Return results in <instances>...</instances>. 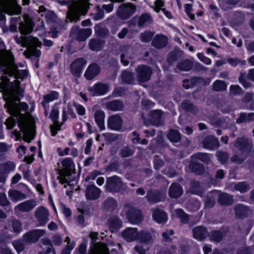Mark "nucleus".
<instances>
[{
  "mask_svg": "<svg viewBox=\"0 0 254 254\" xmlns=\"http://www.w3.org/2000/svg\"><path fill=\"white\" fill-rule=\"evenodd\" d=\"M248 155V154L241 152V153L239 155H233L231 159V161L233 163L241 164L246 159Z\"/></svg>",
  "mask_w": 254,
  "mask_h": 254,
  "instance_id": "bf43d9fd",
  "label": "nucleus"
},
{
  "mask_svg": "<svg viewBox=\"0 0 254 254\" xmlns=\"http://www.w3.org/2000/svg\"><path fill=\"white\" fill-rule=\"evenodd\" d=\"M71 34L76 35V39L79 42L85 41L92 33L91 28H79L77 26H74L70 30Z\"/></svg>",
  "mask_w": 254,
  "mask_h": 254,
  "instance_id": "6e6552de",
  "label": "nucleus"
},
{
  "mask_svg": "<svg viewBox=\"0 0 254 254\" xmlns=\"http://www.w3.org/2000/svg\"><path fill=\"white\" fill-rule=\"evenodd\" d=\"M183 193L181 186L177 183H173L169 189V195L170 197L177 198L180 197Z\"/></svg>",
  "mask_w": 254,
  "mask_h": 254,
  "instance_id": "cd10ccee",
  "label": "nucleus"
},
{
  "mask_svg": "<svg viewBox=\"0 0 254 254\" xmlns=\"http://www.w3.org/2000/svg\"><path fill=\"white\" fill-rule=\"evenodd\" d=\"M162 112L160 110H154L149 113V120L150 123L157 126H160L164 124V120L162 117Z\"/></svg>",
  "mask_w": 254,
  "mask_h": 254,
  "instance_id": "393cba45",
  "label": "nucleus"
},
{
  "mask_svg": "<svg viewBox=\"0 0 254 254\" xmlns=\"http://www.w3.org/2000/svg\"><path fill=\"white\" fill-rule=\"evenodd\" d=\"M167 138L173 143L179 142L181 139V136L180 132L176 130L170 129L167 134Z\"/></svg>",
  "mask_w": 254,
  "mask_h": 254,
  "instance_id": "3c124183",
  "label": "nucleus"
},
{
  "mask_svg": "<svg viewBox=\"0 0 254 254\" xmlns=\"http://www.w3.org/2000/svg\"><path fill=\"white\" fill-rule=\"evenodd\" d=\"M156 238L154 230H143L139 232L138 240L145 244L152 243Z\"/></svg>",
  "mask_w": 254,
  "mask_h": 254,
  "instance_id": "f8f14e48",
  "label": "nucleus"
},
{
  "mask_svg": "<svg viewBox=\"0 0 254 254\" xmlns=\"http://www.w3.org/2000/svg\"><path fill=\"white\" fill-rule=\"evenodd\" d=\"M234 189L241 193H245L250 189V185L246 182H239L234 185Z\"/></svg>",
  "mask_w": 254,
  "mask_h": 254,
  "instance_id": "5fc2aeb1",
  "label": "nucleus"
},
{
  "mask_svg": "<svg viewBox=\"0 0 254 254\" xmlns=\"http://www.w3.org/2000/svg\"><path fill=\"white\" fill-rule=\"evenodd\" d=\"M21 8L20 6L7 7L5 9V13L10 15L13 14H18L21 12Z\"/></svg>",
  "mask_w": 254,
  "mask_h": 254,
  "instance_id": "0e129e2a",
  "label": "nucleus"
},
{
  "mask_svg": "<svg viewBox=\"0 0 254 254\" xmlns=\"http://www.w3.org/2000/svg\"><path fill=\"white\" fill-rule=\"evenodd\" d=\"M95 120L98 126L99 127L103 130L105 128L104 119L105 114L103 111L97 110L94 114Z\"/></svg>",
  "mask_w": 254,
  "mask_h": 254,
  "instance_id": "58836bf2",
  "label": "nucleus"
},
{
  "mask_svg": "<svg viewBox=\"0 0 254 254\" xmlns=\"http://www.w3.org/2000/svg\"><path fill=\"white\" fill-rule=\"evenodd\" d=\"M139 232L136 228H127L122 233L123 238L127 242H130L138 240Z\"/></svg>",
  "mask_w": 254,
  "mask_h": 254,
  "instance_id": "aec40b11",
  "label": "nucleus"
},
{
  "mask_svg": "<svg viewBox=\"0 0 254 254\" xmlns=\"http://www.w3.org/2000/svg\"><path fill=\"white\" fill-rule=\"evenodd\" d=\"M190 191L197 195H201L203 192V189L200 183L194 180L191 181L190 182Z\"/></svg>",
  "mask_w": 254,
  "mask_h": 254,
  "instance_id": "a19ab883",
  "label": "nucleus"
},
{
  "mask_svg": "<svg viewBox=\"0 0 254 254\" xmlns=\"http://www.w3.org/2000/svg\"><path fill=\"white\" fill-rule=\"evenodd\" d=\"M165 197L164 193L158 190H149L147 191L145 198L149 203H155L163 200Z\"/></svg>",
  "mask_w": 254,
  "mask_h": 254,
  "instance_id": "4468645a",
  "label": "nucleus"
},
{
  "mask_svg": "<svg viewBox=\"0 0 254 254\" xmlns=\"http://www.w3.org/2000/svg\"><path fill=\"white\" fill-rule=\"evenodd\" d=\"M107 109L113 111H123L124 108L123 102L120 100H115L105 103Z\"/></svg>",
  "mask_w": 254,
  "mask_h": 254,
  "instance_id": "c85d7f7f",
  "label": "nucleus"
},
{
  "mask_svg": "<svg viewBox=\"0 0 254 254\" xmlns=\"http://www.w3.org/2000/svg\"><path fill=\"white\" fill-rule=\"evenodd\" d=\"M136 6L131 3L123 4L119 7L117 15L123 20L130 17L135 12Z\"/></svg>",
  "mask_w": 254,
  "mask_h": 254,
  "instance_id": "423d86ee",
  "label": "nucleus"
},
{
  "mask_svg": "<svg viewBox=\"0 0 254 254\" xmlns=\"http://www.w3.org/2000/svg\"><path fill=\"white\" fill-rule=\"evenodd\" d=\"M0 72L9 76H14V81L10 82L6 76H1L0 89L4 90L3 96L7 111L16 117L18 126L23 133L24 140L30 142L33 138L34 125L28 120L24 114L21 113V111L26 112L28 105L25 102L17 103L20 101L19 96L24 95V90L20 87V82L17 79L22 80L26 78L28 71L18 69L17 65L14 63L13 56L10 52L0 51Z\"/></svg>",
  "mask_w": 254,
  "mask_h": 254,
  "instance_id": "f257e3e1",
  "label": "nucleus"
},
{
  "mask_svg": "<svg viewBox=\"0 0 254 254\" xmlns=\"http://www.w3.org/2000/svg\"><path fill=\"white\" fill-rule=\"evenodd\" d=\"M100 190L94 185H88L85 190V194L87 199L95 200L99 197Z\"/></svg>",
  "mask_w": 254,
  "mask_h": 254,
  "instance_id": "bb28decb",
  "label": "nucleus"
},
{
  "mask_svg": "<svg viewBox=\"0 0 254 254\" xmlns=\"http://www.w3.org/2000/svg\"><path fill=\"white\" fill-rule=\"evenodd\" d=\"M117 202L112 197L107 198L104 202V208L110 211L115 210L117 207Z\"/></svg>",
  "mask_w": 254,
  "mask_h": 254,
  "instance_id": "8fccbe9b",
  "label": "nucleus"
},
{
  "mask_svg": "<svg viewBox=\"0 0 254 254\" xmlns=\"http://www.w3.org/2000/svg\"><path fill=\"white\" fill-rule=\"evenodd\" d=\"M216 156L218 160L222 163H225L229 157V155L228 153L221 150H218L216 152Z\"/></svg>",
  "mask_w": 254,
  "mask_h": 254,
  "instance_id": "680f3d73",
  "label": "nucleus"
},
{
  "mask_svg": "<svg viewBox=\"0 0 254 254\" xmlns=\"http://www.w3.org/2000/svg\"><path fill=\"white\" fill-rule=\"evenodd\" d=\"M235 216L238 218H243L247 216L249 212L248 207L242 204H238L234 208Z\"/></svg>",
  "mask_w": 254,
  "mask_h": 254,
  "instance_id": "f704fd0d",
  "label": "nucleus"
},
{
  "mask_svg": "<svg viewBox=\"0 0 254 254\" xmlns=\"http://www.w3.org/2000/svg\"><path fill=\"white\" fill-rule=\"evenodd\" d=\"M168 43L167 37L164 35H157L152 41V45L157 49L165 47Z\"/></svg>",
  "mask_w": 254,
  "mask_h": 254,
  "instance_id": "c756f323",
  "label": "nucleus"
},
{
  "mask_svg": "<svg viewBox=\"0 0 254 254\" xmlns=\"http://www.w3.org/2000/svg\"><path fill=\"white\" fill-rule=\"evenodd\" d=\"M235 146L238 147L241 152L249 154L253 146V142L248 138L240 137L236 140Z\"/></svg>",
  "mask_w": 254,
  "mask_h": 254,
  "instance_id": "9b49d317",
  "label": "nucleus"
},
{
  "mask_svg": "<svg viewBox=\"0 0 254 254\" xmlns=\"http://www.w3.org/2000/svg\"><path fill=\"white\" fill-rule=\"evenodd\" d=\"M63 168L59 171L58 179L62 184L69 183L73 181L75 178L74 164L72 159L66 158L62 162Z\"/></svg>",
  "mask_w": 254,
  "mask_h": 254,
  "instance_id": "20e7f679",
  "label": "nucleus"
},
{
  "mask_svg": "<svg viewBox=\"0 0 254 254\" xmlns=\"http://www.w3.org/2000/svg\"><path fill=\"white\" fill-rule=\"evenodd\" d=\"M227 62L232 66H235L238 64L245 65L246 61L241 60L238 58H228Z\"/></svg>",
  "mask_w": 254,
  "mask_h": 254,
  "instance_id": "69168bd1",
  "label": "nucleus"
},
{
  "mask_svg": "<svg viewBox=\"0 0 254 254\" xmlns=\"http://www.w3.org/2000/svg\"><path fill=\"white\" fill-rule=\"evenodd\" d=\"M95 30L98 36L105 37L109 35L108 30L101 25H97L95 27Z\"/></svg>",
  "mask_w": 254,
  "mask_h": 254,
  "instance_id": "052dcab7",
  "label": "nucleus"
},
{
  "mask_svg": "<svg viewBox=\"0 0 254 254\" xmlns=\"http://www.w3.org/2000/svg\"><path fill=\"white\" fill-rule=\"evenodd\" d=\"M121 77L122 81L125 83L131 84L134 80L133 73L127 70L122 72Z\"/></svg>",
  "mask_w": 254,
  "mask_h": 254,
  "instance_id": "49530a36",
  "label": "nucleus"
},
{
  "mask_svg": "<svg viewBox=\"0 0 254 254\" xmlns=\"http://www.w3.org/2000/svg\"><path fill=\"white\" fill-rule=\"evenodd\" d=\"M137 79L139 82L149 81L152 74L151 68L145 65H139L136 69Z\"/></svg>",
  "mask_w": 254,
  "mask_h": 254,
  "instance_id": "0eeeda50",
  "label": "nucleus"
},
{
  "mask_svg": "<svg viewBox=\"0 0 254 254\" xmlns=\"http://www.w3.org/2000/svg\"><path fill=\"white\" fill-rule=\"evenodd\" d=\"M174 234L173 230H167L162 234V241L163 242H170L172 239L170 236Z\"/></svg>",
  "mask_w": 254,
  "mask_h": 254,
  "instance_id": "e2e57ef3",
  "label": "nucleus"
},
{
  "mask_svg": "<svg viewBox=\"0 0 254 254\" xmlns=\"http://www.w3.org/2000/svg\"><path fill=\"white\" fill-rule=\"evenodd\" d=\"M128 220L132 224H137L142 220V216L139 210L130 208L127 214Z\"/></svg>",
  "mask_w": 254,
  "mask_h": 254,
  "instance_id": "5701e85b",
  "label": "nucleus"
},
{
  "mask_svg": "<svg viewBox=\"0 0 254 254\" xmlns=\"http://www.w3.org/2000/svg\"><path fill=\"white\" fill-rule=\"evenodd\" d=\"M218 190H214L208 193L205 197V206L207 208L213 207L215 204V199L217 197Z\"/></svg>",
  "mask_w": 254,
  "mask_h": 254,
  "instance_id": "2f4dec72",
  "label": "nucleus"
},
{
  "mask_svg": "<svg viewBox=\"0 0 254 254\" xmlns=\"http://www.w3.org/2000/svg\"><path fill=\"white\" fill-rule=\"evenodd\" d=\"M59 107L57 104H55L52 108L50 115V119L53 121L55 126H51V131L53 136H55L57 133V130L60 129V127L58 124L59 118Z\"/></svg>",
  "mask_w": 254,
  "mask_h": 254,
  "instance_id": "ddd939ff",
  "label": "nucleus"
},
{
  "mask_svg": "<svg viewBox=\"0 0 254 254\" xmlns=\"http://www.w3.org/2000/svg\"><path fill=\"white\" fill-rule=\"evenodd\" d=\"M135 151V148L133 145H126L123 146L120 150L119 155L122 158H127L132 156Z\"/></svg>",
  "mask_w": 254,
  "mask_h": 254,
  "instance_id": "72a5a7b5",
  "label": "nucleus"
},
{
  "mask_svg": "<svg viewBox=\"0 0 254 254\" xmlns=\"http://www.w3.org/2000/svg\"><path fill=\"white\" fill-rule=\"evenodd\" d=\"M222 9L227 10L232 8L238 3V0H219Z\"/></svg>",
  "mask_w": 254,
  "mask_h": 254,
  "instance_id": "a18cd8bd",
  "label": "nucleus"
},
{
  "mask_svg": "<svg viewBox=\"0 0 254 254\" xmlns=\"http://www.w3.org/2000/svg\"><path fill=\"white\" fill-rule=\"evenodd\" d=\"M254 117V113H241L240 117L236 120V123L237 124H241L243 123L249 122L253 120Z\"/></svg>",
  "mask_w": 254,
  "mask_h": 254,
  "instance_id": "864d4df0",
  "label": "nucleus"
},
{
  "mask_svg": "<svg viewBox=\"0 0 254 254\" xmlns=\"http://www.w3.org/2000/svg\"><path fill=\"white\" fill-rule=\"evenodd\" d=\"M15 39L17 43H21L24 46L27 47V51L25 52L26 57L34 56L38 58L40 56L41 51L37 48L40 47L41 43L37 38L29 36H21L20 38L15 37Z\"/></svg>",
  "mask_w": 254,
  "mask_h": 254,
  "instance_id": "7ed1b4c3",
  "label": "nucleus"
},
{
  "mask_svg": "<svg viewBox=\"0 0 254 254\" xmlns=\"http://www.w3.org/2000/svg\"><path fill=\"white\" fill-rule=\"evenodd\" d=\"M119 50L121 53L120 56L121 62L125 66L128 65L129 64V61L127 59H126V58H132L131 52L132 51V48L128 45H123L120 47Z\"/></svg>",
  "mask_w": 254,
  "mask_h": 254,
  "instance_id": "f3484780",
  "label": "nucleus"
},
{
  "mask_svg": "<svg viewBox=\"0 0 254 254\" xmlns=\"http://www.w3.org/2000/svg\"><path fill=\"white\" fill-rule=\"evenodd\" d=\"M87 61L82 58L76 59L70 64V71L76 77H79Z\"/></svg>",
  "mask_w": 254,
  "mask_h": 254,
  "instance_id": "9d476101",
  "label": "nucleus"
},
{
  "mask_svg": "<svg viewBox=\"0 0 254 254\" xmlns=\"http://www.w3.org/2000/svg\"><path fill=\"white\" fill-rule=\"evenodd\" d=\"M36 205L35 200L30 199L19 203L15 207L14 209L22 212H28L31 211Z\"/></svg>",
  "mask_w": 254,
  "mask_h": 254,
  "instance_id": "4be33fe9",
  "label": "nucleus"
},
{
  "mask_svg": "<svg viewBox=\"0 0 254 254\" xmlns=\"http://www.w3.org/2000/svg\"><path fill=\"white\" fill-rule=\"evenodd\" d=\"M152 216L154 220L158 223H164L167 220L166 213L159 208L154 210Z\"/></svg>",
  "mask_w": 254,
  "mask_h": 254,
  "instance_id": "473e14b6",
  "label": "nucleus"
},
{
  "mask_svg": "<svg viewBox=\"0 0 254 254\" xmlns=\"http://www.w3.org/2000/svg\"><path fill=\"white\" fill-rule=\"evenodd\" d=\"M105 186L107 190L111 192H118L125 189L122 179L117 176L108 178Z\"/></svg>",
  "mask_w": 254,
  "mask_h": 254,
  "instance_id": "39448f33",
  "label": "nucleus"
},
{
  "mask_svg": "<svg viewBox=\"0 0 254 254\" xmlns=\"http://www.w3.org/2000/svg\"><path fill=\"white\" fill-rule=\"evenodd\" d=\"M181 106L186 112L191 113H195L198 110L197 107L188 100L183 101L181 104Z\"/></svg>",
  "mask_w": 254,
  "mask_h": 254,
  "instance_id": "603ef678",
  "label": "nucleus"
},
{
  "mask_svg": "<svg viewBox=\"0 0 254 254\" xmlns=\"http://www.w3.org/2000/svg\"><path fill=\"white\" fill-rule=\"evenodd\" d=\"M177 216L180 219L182 223L186 224L190 220L189 215L186 213L182 209H177L175 210Z\"/></svg>",
  "mask_w": 254,
  "mask_h": 254,
  "instance_id": "4d7b16f0",
  "label": "nucleus"
},
{
  "mask_svg": "<svg viewBox=\"0 0 254 254\" xmlns=\"http://www.w3.org/2000/svg\"><path fill=\"white\" fill-rule=\"evenodd\" d=\"M154 34V32L150 30L145 31L139 34V39L143 43H148L152 40Z\"/></svg>",
  "mask_w": 254,
  "mask_h": 254,
  "instance_id": "6e6d98bb",
  "label": "nucleus"
},
{
  "mask_svg": "<svg viewBox=\"0 0 254 254\" xmlns=\"http://www.w3.org/2000/svg\"><path fill=\"white\" fill-rule=\"evenodd\" d=\"M218 202L221 205H230L234 203L233 195L226 192L218 191L217 195Z\"/></svg>",
  "mask_w": 254,
  "mask_h": 254,
  "instance_id": "a878e982",
  "label": "nucleus"
},
{
  "mask_svg": "<svg viewBox=\"0 0 254 254\" xmlns=\"http://www.w3.org/2000/svg\"><path fill=\"white\" fill-rule=\"evenodd\" d=\"M224 235L225 234L220 230L212 231L208 233L209 239L212 241L217 243L221 242Z\"/></svg>",
  "mask_w": 254,
  "mask_h": 254,
  "instance_id": "79ce46f5",
  "label": "nucleus"
},
{
  "mask_svg": "<svg viewBox=\"0 0 254 254\" xmlns=\"http://www.w3.org/2000/svg\"><path fill=\"white\" fill-rule=\"evenodd\" d=\"M104 45V41L98 39H91L88 43L89 49L92 51L98 52L103 48Z\"/></svg>",
  "mask_w": 254,
  "mask_h": 254,
  "instance_id": "c9c22d12",
  "label": "nucleus"
},
{
  "mask_svg": "<svg viewBox=\"0 0 254 254\" xmlns=\"http://www.w3.org/2000/svg\"><path fill=\"white\" fill-rule=\"evenodd\" d=\"M227 87V83L223 80H216L212 84V89L216 92L224 91Z\"/></svg>",
  "mask_w": 254,
  "mask_h": 254,
  "instance_id": "09e8293b",
  "label": "nucleus"
},
{
  "mask_svg": "<svg viewBox=\"0 0 254 254\" xmlns=\"http://www.w3.org/2000/svg\"><path fill=\"white\" fill-rule=\"evenodd\" d=\"M43 230L35 229L25 234L23 239V240L28 243L36 242L39 239L45 234Z\"/></svg>",
  "mask_w": 254,
  "mask_h": 254,
  "instance_id": "dca6fc26",
  "label": "nucleus"
},
{
  "mask_svg": "<svg viewBox=\"0 0 254 254\" xmlns=\"http://www.w3.org/2000/svg\"><path fill=\"white\" fill-rule=\"evenodd\" d=\"M101 70V68L99 64L92 63L87 67L84 76L87 80H92L100 73Z\"/></svg>",
  "mask_w": 254,
  "mask_h": 254,
  "instance_id": "2eb2a0df",
  "label": "nucleus"
},
{
  "mask_svg": "<svg viewBox=\"0 0 254 254\" xmlns=\"http://www.w3.org/2000/svg\"><path fill=\"white\" fill-rule=\"evenodd\" d=\"M34 216L39 223V225L44 226L49 221V213L47 209L41 206L37 208L35 212Z\"/></svg>",
  "mask_w": 254,
  "mask_h": 254,
  "instance_id": "1a4fd4ad",
  "label": "nucleus"
},
{
  "mask_svg": "<svg viewBox=\"0 0 254 254\" xmlns=\"http://www.w3.org/2000/svg\"><path fill=\"white\" fill-rule=\"evenodd\" d=\"M192 231L193 238L199 241H204L208 236L207 229L202 226L193 228Z\"/></svg>",
  "mask_w": 254,
  "mask_h": 254,
  "instance_id": "b1692460",
  "label": "nucleus"
},
{
  "mask_svg": "<svg viewBox=\"0 0 254 254\" xmlns=\"http://www.w3.org/2000/svg\"><path fill=\"white\" fill-rule=\"evenodd\" d=\"M108 226L112 232H117L122 226V222L117 216H113L108 220Z\"/></svg>",
  "mask_w": 254,
  "mask_h": 254,
  "instance_id": "7c9ffc66",
  "label": "nucleus"
},
{
  "mask_svg": "<svg viewBox=\"0 0 254 254\" xmlns=\"http://www.w3.org/2000/svg\"><path fill=\"white\" fill-rule=\"evenodd\" d=\"M152 22V18L151 15L149 13H144L141 14L140 16L137 25L141 27L143 26H146Z\"/></svg>",
  "mask_w": 254,
  "mask_h": 254,
  "instance_id": "ea45409f",
  "label": "nucleus"
},
{
  "mask_svg": "<svg viewBox=\"0 0 254 254\" xmlns=\"http://www.w3.org/2000/svg\"><path fill=\"white\" fill-rule=\"evenodd\" d=\"M123 120L118 115H112L108 120V127L113 130H119L122 128Z\"/></svg>",
  "mask_w": 254,
  "mask_h": 254,
  "instance_id": "6ab92c4d",
  "label": "nucleus"
},
{
  "mask_svg": "<svg viewBox=\"0 0 254 254\" xmlns=\"http://www.w3.org/2000/svg\"><path fill=\"white\" fill-rule=\"evenodd\" d=\"M58 2L61 5L68 4L67 17L70 22L79 21L81 15L87 13L90 5L89 0H60Z\"/></svg>",
  "mask_w": 254,
  "mask_h": 254,
  "instance_id": "f03ea898",
  "label": "nucleus"
},
{
  "mask_svg": "<svg viewBox=\"0 0 254 254\" xmlns=\"http://www.w3.org/2000/svg\"><path fill=\"white\" fill-rule=\"evenodd\" d=\"M9 226L12 228L13 232L19 233L22 229V224L20 220L12 219L8 221Z\"/></svg>",
  "mask_w": 254,
  "mask_h": 254,
  "instance_id": "37998d69",
  "label": "nucleus"
},
{
  "mask_svg": "<svg viewBox=\"0 0 254 254\" xmlns=\"http://www.w3.org/2000/svg\"><path fill=\"white\" fill-rule=\"evenodd\" d=\"M108 85L105 83H98L94 86L89 88L88 90L92 96L105 94L108 91Z\"/></svg>",
  "mask_w": 254,
  "mask_h": 254,
  "instance_id": "412c9836",
  "label": "nucleus"
},
{
  "mask_svg": "<svg viewBox=\"0 0 254 254\" xmlns=\"http://www.w3.org/2000/svg\"><path fill=\"white\" fill-rule=\"evenodd\" d=\"M220 109L223 113H229L233 110L232 105L229 102H225L220 107Z\"/></svg>",
  "mask_w": 254,
  "mask_h": 254,
  "instance_id": "774afa93",
  "label": "nucleus"
},
{
  "mask_svg": "<svg viewBox=\"0 0 254 254\" xmlns=\"http://www.w3.org/2000/svg\"><path fill=\"white\" fill-rule=\"evenodd\" d=\"M193 66L192 62L189 60H186L177 64V68L181 70L189 71Z\"/></svg>",
  "mask_w": 254,
  "mask_h": 254,
  "instance_id": "13d9d810",
  "label": "nucleus"
},
{
  "mask_svg": "<svg viewBox=\"0 0 254 254\" xmlns=\"http://www.w3.org/2000/svg\"><path fill=\"white\" fill-rule=\"evenodd\" d=\"M189 169L191 171L197 175L203 174L205 172L204 166L198 162L192 161L189 165Z\"/></svg>",
  "mask_w": 254,
  "mask_h": 254,
  "instance_id": "4c0bfd02",
  "label": "nucleus"
},
{
  "mask_svg": "<svg viewBox=\"0 0 254 254\" xmlns=\"http://www.w3.org/2000/svg\"><path fill=\"white\" fill-rule=\"evenodd\" d=\"M191 158L193 159L198 160L206 164H208L210 162L209 155L206 153L198 152L192 155Z\"/></svg>",
  "mask_w": 254,
  "mask_h": 254,
  "instance_id": "c03bdc74",
  "label": "nucleus"
},
{
  "mask_svg": "<svg viewBox=\"0 0 254 254\" xmlns=\"http://www.w3.org/2000/svg\"><path fill=\"white\" fill-rule=\"evenodd\" d=\"M59 94L55 91H52L49 94L44 96L43 100L41 102V104L43 107H45L49 105V103L57 100L59 98Z\"/></svg>",
  "mask_w": 254,
  "mask_h": 254,
  "instance_id": "e433bc0d",
  "label": "nucleus"
},
{
  "mask_svg": "<svg viewBox=\"0 0 254 254\" xmlns=\"http://www.w3.org/2000/svg\"><path fill=\"white\" fill-rule=\"evenodd\" d=\"M202 144L204 148L209 150H215L220 146L218 139L212 135L205 137L203 139Z\"/></svg>",
  "mask_w": 254,
  "mask_h": 254,
  "instance_id": "a211bd4d",
  "label": "nucleus"
},
{
  "mask_svg": "<svg viewBox=\"0 0 254 254\" xmlns=\"http://www.w3.org/2000/svg\"><path fill=\"white\" fill-rule=\"evenodd\" d=\"M230 93L233 95H238L242 93V89L238 85H232L230 87Z\"/></svg>",
  "mask_w": 254,
  "mask_h": 254,
  "instance_id": "338daca9",
  "label": "nucleus"
},
{
  "mask_svg": "<svg viewBox=\"0 0 254 254\" xmlns=\"http://www.w3.org/2000/svg\"><path fill=\"white\" fill-rule=\"evenodd\" d=\"M8 195L11 200L13 201H17L26 197L24 193L17 190H10L8 192Z\"/></svg>",
  "mask_w": 254,
  "mask_h": 254,
  "instance_id": "de8ad7c7",
  "label": "nucleus"
}]
</instances>
